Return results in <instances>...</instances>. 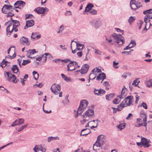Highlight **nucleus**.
Masks as SVG:
<instances>
[{"label":"nucleus","mask_w":152,"mask_h":152,"mask_svg":"<svg viewBox=\"0 0 152 152\" xmlns=\"http://www.w3.org/2000/svg\"><path fill=\"white\" fill-rule=\"evenodd\" d=\"M112 37L113 38L114 40H113L114 42L119 44L120 45H122L125 42L124 39L121 35L117 34H116L113 33L110 36V39L106 38L105 39V43L107 45H110L113 44V40L111 39Z\"/></svg>","instance_id":"obj_1"},{"label":"nucleus","mask_w":152,"mask_h":152,"mask_svg":"<svg viewBox=\"0 0 152 152\" xmlns=\"http://www.w3.org/2000/svg\"><path fill=\"white\" fill-rule=\"evenodd\" d=\"M133 96H127L123 102L118 106V107H119V106H120L123 108L125 107L130 106L133 102Z\"/></svg>","instance_id":"obj_2"},{"label":"nucleus","mask_w":152,"mask_h":152,"mask_svg":"<svg viewBox=\"0 0 152 152\" xmlns=\"http://www.w3.org/2000/svg\"><path fill=\"white\" fill-rule=\"evenodd\" d=\"M88 102L86 100L81 101L80 102V105L77 110V113L78 114H81L87 106Z\"/></svg>","instance_id":"obj_3"},{"label":"nucleus","mask_w":152,"mask_h":152,"mask_svg":"<svg viewBox=\"0 0 152 152\" xmlns=\"http://www.w3.org/2000/svg\"><path fill=\"white\" fill-rule=\"evenodd\" d=\"M61 61L62 62H64L65 63H67L69 62H70L67 65V70L68 71H72V70H75L76 68H75L73 69H70V67L71 66H72V64H73V66H75L76 65H77V63L75 61H72L70 60V59H66L64 60H61Z\"/></svg>","instance_id":"obj_4"},{"label":"nucleus","mask_w":152,"mask_h":152,"mask_svg":"<svg viewBox=\"0 0 152 152\" xmlns=\"http://www.w3.org/2000/svg\"><path fill=\"white\" fill-rule=\"evenodd\" d=\"M61 86L55 83L53 84L50 88L51 91L55 95H57L60 91Z\"/></svg>","instance_id":"obj_5"},{"label":"nucleus","mask_w":152,"mask_h":152,"mask_svg":"<svg viewBox=\"0 0 152 152\" xmlns=\"http://www.w3.org/2000/svg\"><path fill=\"white\" fill-rule=\"evenodd\" d=\"M94 112L93 110L92 109H89L87 110L84 114L82 115L83 118H86L89 119L91 117L94 115Z\"/></svg>","instance_id":"obj_6"},{"label":"nucleus","mask_w":152,"mask_h":152,"mask_svg":"<svg viewBox=\"0 0 152 152\" xmlns=\"http://www.w3.org/2000/svg\"><path fill=\"white\" fill-rule=\"evenodd\" d=\"M90 24L92 26L96 28H98L101 26L102 24L101 21L96 20H92L90 22Z\"/></svg>","instance_id":"obj_7"},{"label":"nucleus","mask_w":152,"mask_h":152,"mask_svg":"<svg viewBox=\"0 0 152 152\" xmlns=\"http://www.w3.org/2000/svg\"><path fill=\"white\" fill-rule=\"evenodd\" d=\"M150 142V140L146 138L142 137L141 138V143L145 148H148L151 145L149 143Z\"/></svg>","instance_id":"obj_8"},{"label":"nucleus","mask_w":152,"mask_h":152,"mask_svg":"<svg viewBox=\"0 0 152 152\" xmlns=\"http://www.w3.org/2000/svg\"><path fill=\"white\" fill-rule=\"evenodd\" d=\"M89 69V66L87 64L83 65L81 69L77 70L76 72H80L82 74H85L86 73Z\"/></svg>","instance_id":"obj_9"},{"label":"nucleus","mask_w":152,"mask_h":152,"mask_svg":"<svg viewBox=\"0 0 152 152\" xmlns=\"http://www.w3.org/2000/svg\"><path fill=\"white\" fill-rule=\"evenodd\" d=\"M136 0H131L130 2V6L132 10H135L139 8V6L136 3Z\"/></svg>","instance_id":"obj_10"},{"label":"nucleus","mask_w":152,"mask_h":152,"mask_svg":"<svg viewBox=\"0 0 152 152\" xmlns=\"http://www.w3.org/2000/svg\"><path fill=\"white\" fill-rule=\"evenodd\" d=\"M20 42L23 45H28L30 44V42L28 41V39L24 36L20 38Z\"/></svg>","instance_id":"obj_11"},{"label":"nucleus","mask_w":152,"mask_h":152,"mask_svg":"<svg viewBox=\"0 0 152 152\" xmlns=\"http://www.w3.org/2000/svg\"><path fill=\"white\" fill-rule=\"evenodd\" d=\"M94 7V5L91 3L87 5L86 7L85 10L83 12V14L84 15L86 14V13L90 12L92 10V8Z\"/></svg>","instance_id":"obj_12"},{"label":"nucleus","mask_w":152,"mask_h":152,"mask_svg":"<svg viewBox=\"0 0 152 152\" xmlns=\"http://www.w3.org/2000/svg\"><path fill=\"white\" fill-rule=\"evenodd\" d=\"M25 4V3L22 1H17L14 4V6L18 5V7L15 6L16 8H20V7H23Z\"/></svg>","instance_id":"obj_13"},{"label":"nucleus","mask_w":152,"mask_h":152,"mask_svg":"<svg viewBox=\"0 0 152 152\" xmlns=\"http://www.w3.org/2000/svg\"><path fill=\"white\" fill-rule=\"evenodd\" d=\"M34 24V21L32 20L26 21V26L25 27L24 29H26L29 27H31L33 26Z\"/></svg>","instance_id":"obj_14"},{"label":"nucleus","mask_w":152,"mask_h":152,"mask_svg":"<svg viewBox=\"0 0 152 152\" xmlns=\"http://www.w3.org/2000/svg\"><path fill=\"white\" fill-rule=\"evenodd\" d=\"M45 10L43 7H38L35 9L34 11L38 14H42L45 12Z\"/></svg>","instance_id":"obj_15"},{"label":"nucleus","mask_w":152,"mask_h":152,"mask_svg":"<svg viewBox=\"0 0 152 152\" xmlns=\"http://www.w3.org/2000/svg\"><path fill=\"white\" fill-rule=\"evenodd\" d=\"M11 70L14 73H17L18 76H19L20 73L19 71V69L18 68L17 65H13L11 68Z\"/></svg>","instance_id":"obj_16"},{"label":"nucleus","mask_w":152,"mask_h":152,"mask_svg":"<svg viewBox=\"0 0 152 152\" xmlns=\"http://www.w3.org/2000/svg\"><path fill=\"white\" fill-rule=\"evenodd\" d=\"M106 78V75L104 72L101 73L99 74V75L97 76L96 79L97 80L99 81L100 80H102L101 82L102 83L103 80Z\"/></svg>","instance_id":"obj_17"},{"label":"nucleus","mask_w":152,"mask_h":152,"mask_svg":"<svg viewBox=\"0 0 152 152\" xmlns=\"http://www.w3.org/2000/svg\"><path fill=\"white\" fill-rule=\"evenodd\" d=\"M8 24L9 25L7 26L6 29V33L8 37H9L11 35V34L10 33V32L11 31H10V28H11L12 29V28L13 23H11L10 21V23H9Z\"/></svg>","instance_id":"obj_18"},{"label":"nucleus","mask_w":152,"mask_h":152,"mask_svg":"<svg viewBox=\"0 0 152 152\" xmlns=\"http://www.w3.org/2000/svg\"><path fill=\"white\" fill-rule=\"evenodd\" d=\"M27 56H28V57L31 58H34V57H30V56L32 54H34V53H36V50L35 49H30L27 51Z\"/></svg>","instance_id":"obj_19"},{"label":"nucleus","mask_w":152,"mask_h":152,"mask_svg":"<svg viewBox=\"0 0 152 152\" xmlns=\"http://www.w3.org/2000/svg\"><path fill=\"white\" fill-rule=\"evenodd\" d=\"M90 132V130L86 128L82 130L81 133V135L86 136Z\"/></svg>","instance_id":"obj_20"},{"label":"nucleus","mask_w":152,"mask_h":152,"mask_svg":"<svg viewBox=\"0 0 152 152\" xmlns=\"http://www.w3.org/2000/svg\"><path fill=\"white\" fill-rule=\"evenodd\" d=\"M41 37L40 34L38 35L37 33H32L31 35V38L34 39H37Z\"/></svg>","instance_id":"obj_21"},{"label":"nucleus","mask_w":152,"mask_h":152,"mask_svg":"<svg viewBox=\"0 0 152 152\" xmlns=\"http://www.w3.org/2000/svg\"><path fill=\"white\" fill-rule=\"evenodd\" d=\"M102 135H99L97 138V141H99L101 146L103 145L105 142V140L104 139L101 138Z\"/></svg>","instance_id":"obj_22"},{"label":"nucleus","mask_w":152,"mask_h":152,"mask_svg":"<svg viewBox=\"0 0 152 152\" xmlns=\"http://www.w3.org/2000/svg\"><path fill=\"white\" fill-rule=\"evenodd\" d=\"M96 91H98V93H99L98 95H102L105 93V91L102 89H96L94 88V92L95 93Z\"/></svg>","instance_id":"obj_23"},{"label":"nucleus","mask_w":152,"mask_h":152,"mask_svg":"<svg viewBox=\"0 0 152 152\" xmlns=\"http://www.w3.org/2000/svg\"><path fill=\"white\" fill-rule=\"evenodd\" d=\"M140 113V117L141 118V119H140V120H142L143 122H146L147 121V116L146 114L145 113L143 112L142 113Z\"/></svg>","instance_id":"obj_24"},{"label":"nucleus","mask_w":152,"mask_h":152,"mask_svg":"<svg viewBox=\"0 0 152 152\" xmlns=\"http://www.w3.org/2000/svg\"><path fill=\"white\" fill-rule=\"evenodd\" d=\"M13 6L10 5H7L6 4H4L3 6V8L5 9V10H7L8 11H12V9L14 10V8H13Z\"/></svg>","instance_id":"obj_25"},{"label":"nucleus","mask_w":152,"mask_h":152,"mask_svg":"<svg viewBox=\"0 0 152 152\" xmlns=\"http://www.w3.org/2000/svg\"><path fill=\"white\" fill-rule=\"evenodd\" d=\"M16 77L15 75H12V74L9 77L7 78V80L9 82H14L15 80H16Z\"/></svg>","instance_id":"obj_26"},{"label":"nucleus","mask_w":152,"mask_h":152,"mask_svg":"<svg viewBox=\"0 0 152 152\" xmlns=\"http://www.w3.org/2000/svg\"><path fill=\"white\" fill-rule=\"evenodd\" d=\"M101 146L99 142L97 140L93 145V149L94 150L96 151V150H97L96 148L97 147H100Z\"/></svg>","instance_id":"obj_27"},{"label":"nucleus","mask_w":152,"mask_h":152,"mask_svg":"<svg viewBox=\"0 0 152 152\" xmlns=\"http://www.w3.org/2000/svg\"><path fill=\"white\" fill-rule=\"evenodd\" d=\"M145 14V16L144 18V22H145L146 24H147V23H148L150 25H151V23L150 22V20L148 16L147 15V13Z\"/></svg>","instance_id":"obj_28"},{"label":"nucleus","mask_w":152,"mask_h":152,"mask_svg":"<svg viewBox=\"0 0 152 152\" xmlns=\"http://www.w3.org/2000/svg\"><path fill=\"white\" fill-rule=\"evenodd\" d=\"M19 26H17V25L15 24H13L12 28L10 31V33H12L13 31L15 32H16L18 31V29L17 28Z\"/></svg>","instance_id":"obj_29"},{"label":"nucleus","mask_w":152,"mask_h":152,"mask_svg":"<svg viewBox=\"0 0 152 152\" xmlns=\"http://www.w3.org/2000/svg\"><path fill=\"white\" fill-rule=\"evenodd\" d=\"M146 86L147 87L150 88H152V79H150L149 80H148L146 83Z\"/></svg>","instance_id":"obj_30"},{"label":"nucleus","mask_w":152,"mask_h":152,"mask_svg":"<svg viewBox=\"0 0 152 152\" xmlns=\"http://www.w3.org/2000/svg\"><path fill=\"white\" fill-rule=\"evenodd\" d=\"M84 46V45H83L77 43L76 49L78 50H80L83 49Z\"/></svg>","instance_id":"obj_31"},{"label":"nucleus","mask_w":152,"mask_h":152,"mask_svg":"<svg viewBox=\"0 0 152 152\" xmlns=\"http://www.w3.org/2000/svg\"><path fill=\"white\" fill-rule=\"evenodd\" d=\"M125 91L123 90H122L121 95L118 96V97L120 99H124L126 96V94L125 93Z\"/></svg>","instance_id":"obj_32"},{"label":"nucleus","mask_w":152,"mask_h":152,"mask_svg":"<svg viewBox=\"0 0 152 152\" xmlns=\"http://www.w3.org/2000/svg\"><path fill=\"white\" fill-rule=\"evenodd\" d=\"M97 75V74L95 73L94 72H91V73L89 74L90 78H92V80L94 79L96 77V76Z\"/></svg>","instance_id":"obj_33"},{"label":"nucleus","mask_w":152,"mask_h":152,"mask_svg":"<svg viewBox=\"0 0 152 152\" xmlns=\"http://www.w3.org/2000/svg\"><path fill=\"white\" fill-rule=\"evenodd\" d=\"M114 96V94H112L107 95L106 96V99L107 100H110Z\"/></svg>","instance_id":"obj_34"},{"label":"nucleus","mask_w":152,"mask_h":152,"mask_svg":"<svg viewBox=\"0 0 152 152\" xmlns=\"http://www.w3.org/2000/svg\"><path fill=\"white\" fill-rule=\"evenodd\" d=\"M33 74L34 75V78L35 80H37L39 77V74L36 71H34L33 72Z\"/></svg>","instance_id":"obj_35"},{"label":"nucleus","mask_w":152,"mask_h":152,"mask_svg":"<svg viewBox=\"0 0 152 152\" xmlns=\"http://www.w3.org/2000/svg\"><path fill=\"white\" fill-rule=\"evenodd\" d=\"M140 82V80L137 79H136L133 81L132 84V85H134L135 86H137Z\"/></svg>","instance_id":"obj_36"},{"label":"nucleus","mask_w":152,"mask_h":152,"mask_svg":"<svg viewBox=\"0 0 152 152\" xmlns=\"http://www.w3.org/2000/svg\"><path fill=\"white\" fill-rule=\"evenodd\" d=\"M8 62L7 61L3 60L2 62L0 64V66L2 67L3 68L6 65V63Z\"/></svg>","instance_id":"obj_37"},{"label":"nucleus","mask_w":152,"mask_h":152,"mask_svg":"<svg viewBox=\"0 0 152 152\" xmlns=\"http://www.w3.org/2000/svg\"><path fill=\"white\" fill-rule=\"evenodd\" d=\"M10 19L12 23H13V24L17 25V26L20 25V22L18 20H12V18H11Z\"/></svg>","instance_id":"obj_38"},{"label":"nucleus","mask_w":152,"mask_h":152,"mask_svg":"<svg viewBox=\"0 0 152 152\" xmlns=\"http://www.w3.org/2000/svg\"><path fill=\"white\" fill-rule=\"evenodd\" d=\"M95 72V73H100L101 72V71L100 69L96 67L92 71V72Z\"/></svg>","instance_id":"obj_39"},{"label":"nucleus","mask_w":152,"mask_h":152,"mask_svg":"<svg viewBox=\"0 0 152 152\" xmlns=\"http://www.w3.org/2000/svg\"><path fill=\"white\" fill-rule=\"evenodd\" d=\"M131 44V45H130V48H132L134 47L136 45V42L135 40H132L130 42V44Z\"/></svg>","instance_id":"obj_40"},{"label":"nucleus","mask_w":152,"mask_h":152,"mask_svg":"<svg viewBox=\"0 0 152 152\" xmlns=\"http://www.w3.org/2000/svg\"><path fill=\"white\" fill-rule=\"evenodd\" d=\"M28 124H27L24 125L22 126L18 130V132H19L22 130L24 128H26L28 126Z\"/></svg>","instance_id":"obj_41"},{"label":"nucleus","mask_w":152,"mask_h":152,"mask_svg":"<svg viewBox=\"0 0 152 152\" xmlns=\"http://www.w3.org/2000/svg\"><path fill=\"white\" fill-rule=\"evenodd\" d=\"M111 108L113 110V113H115L116 112V110H118V111H120L121 110L122 108V107L121 108H115L114 107H111Z\"/></svg>","instance_id":"obj_42"},{"label":"nucleus","mask_w":152,"mask_h":152,"mask_svg":"<svg viewBox=\"0 0 152 152\" xmlns=\"http://www.w3.org/2000/svg\"><path fill=\"white\" fill-rule=\"evenodd\" d=\"M30 62H31L30 60H23L22 65H25L26 64L30 63Z\"/></svg>","instance_id":"obj_43"},{"label":"nucleus","mask_w":152,"mask_h":152,"mask_svg":"<svg viewBox=\"0 0 152 152\" xmlns=\"http://www.w3.org/2000/svg\"><path fill=\"white\" fill-rule=\"evenodd\" d=\"M143 14H145L147 13H149V14H152V9L144 11H143Z\"/></svg>","instance_id":"obj_44"},{"label":"nucleus","mask_w":152,"mask_h":152,"mask_svg":"<svg viewBox=\"0 0 152 152\" xmlns=\"http://www.w3.org/2000/svg\"><path fill=\"white\" fill-rule=\"evenodd\" d=\"M24 121V120L23 118H19L18 120V125L19 124H23Z\"/></svg>","instance_id":"obj_45"},{"label":"nucleus","mask_w":152,"mask_h":152,"mask_svg":"<svg viewBox=\"0 0 152 152\" xmlns=\"http://www.w3.org/2000/svg\"><path fill=\"white\" fill-rule=\"evenodd\" d=\"M134 20L135 19L134 17L132 16H131L129 17L128 21L129 23L130 24L131 23H132Z\"/></svg>","instance_id":"obj_46"},{"label":"nucleus","mask_w":152,"mask_h":152,"mask_svg":"<svg viewBox=\"0 0 152 152\" xmlns=\"http://www.w3.org/2000/svg\"><path fill=\"white\" fill-rule=\"evenodd\" d=\"M12 11H10L9 12H8L7 13V16L8 17H12L14 15V14L13 13H12L11 12Z\"/></svg>","instance_id":"obj_47"},{"label":"nucleus","mask_w":152,"mask_h":152,"mask_svg":"<svg viewBox=\"0 0 152 152\" xmlns=\"http://www.w3.org/2000/svg\"><path fill=\"white\" fill-rule=\"evenodd\" d=\"M90 13L93 15H95L97 14V11L96 10L92 9L90 12Z\"/></svg>","instance_id":"obj_48"},{"label":"nucleus","mask_w":152,"mask_h":152,"mask_svg":"<svg viewBox=\"0 0 152 152\" xmlns=\"http://www.w3.org/2000/svg\"><path fill=\"white\" fill-rule=\"evenodd\" d=\"M120 100H119L117 98H115L113 101V102L114 104H117L119 103Z\"/></svg>","instance_id":"obj_49"},{"label":"nucleus","mask_w":152,"mask_h":152,"mask_svg":"<svg viewBox=\"0 0 152 152\" xmlns=\"http://www.w3.org/2000/svg\"><path fill=\"white\" fill-rule=\"evenodd\" d=\"M124 126H125L123 124H119L118 126H117V127L120 130H122L124 128V127H125Z\"/></svg>","instance_id":"obj_50"},{"label":"nucleus","mask_w":152,"mask_h":152,"mask_svg":"<svg viewBox=\"0 0 152 152\" xmlns=\"http://www.w3.org/2000/svg\"><path fill=\"white\" fill-rule=\"evenodd\" d=\"M11 73H10L8 72H6L5 73H4V75L5 77H6V76H7V79L9 78L10 76L11 75Z\"/></svg>","instance_id":"obj_51"},{"label":"nucleus","mask_w":152,"mask_h":152,"mask_svg":"<svg viewBox=\"0 0 152 152\" xmlns=\"http://www.w3.org/2000/svg\"><path fill=\"white\" fill-rule=\"evenodd\" d=\"M89 120L88 118H83V121H80V123L82 124H83L87 121H88Z\"/></svg>","instance_id":"obj_52"},{"label":"nucleus","mask_w":152,"mask_h":152,"mask_svg":"<svg viewBox=\"0 0 152 152\" xmlns=\"http://www.w3.org/2000/svg\"><path fill=\"white\" fill-rule=\"evenodd\" d=\"M118 64V62H116L115 61H113V66H114L113 67L115 68H118V66H115Z\"/></svg>","instance_id":"obj_53"},{"label":"nucleus","mask_w":152,"mask_h":152,"mask_svg":"<svg viewBox=\"0 0 152 152\" xmlns=\"http://www.w3.org/2000/svg\"><path fill=\"white\" fill-rule=\"evenodd\" d=\"M140 106H142L145 109H147L148 107L146 104L145 102H143L140 105Z\"/></svg>","instance_id":"obj_54"},{"label":"nucleus","mask_w":152,"mask_h":152,"mask_svg":"<svg viewBox=\"0 0 152 152\" xmlns=\"http://www.w3.org/2000/svg\"><path fill=\"white\" fill-rule=\"evenodd\" d=\"M64 14L66 16H69L72 15V13L71 11H67Z\"/></svg>","instance_id":"obj_55"},{"label":"nucleus","mask_w":152,"mask_h":152,"mask_svg":"<svg viewBox=\"0 0 152 152\" xmlns=\"http://www.w3.org/2000/svg\"><path fill=\"white\" fill-rule=\"evenodd\" d=\"M16 56L15 53L12 56H11L10 55H8L7 58H10V59H12L15 58Z\"/></svg>","instance_id":"obj_56"},{"label":"nucleus","mask_w":152,"mask_h":152,"mask_svg":"<svg viewBox=\"0 0 152 152\" xmlns=\"http://www.w3.org/2000/svg\"><path fill=\"white\" fill-rule=\"evenodd\" d=\"M1 10L2 12L5 14H7L8 13V12H9V11L7 9L5 10V9L4 8H2Z\"/></svg>","instance_id":"obj_57"},{"label":"nucleus","mask_w":152,"mask_h":152,"mask_svg":"<svg viewBox=\"0 0 152 152\" xmlns=\"http://www.w3.org/2000/svg\"><path fill=\"white\" fill-rule=\"evenodd\" d=\"M39 146L36 145L34 148V151L35 152H37L38 151Z\"/></svg>","instance_id":"obj_58"},{"label":"nucleus","mask_w":152,"mask_h":152,"mask_svg":"<svg viewBox=\"0 0 152 152\" xmlns=\"http://www.w3.org/2000/svg\"><path fill=\"white\" fill-rule=\"evenodd\" d=\"M140 96H139L136 95L135 96L136 98V101H135V103L136 104H137L138 103V102L139 100V98Z\"/></svg>","instance_id":"obj_59"},{"label":"nucleus","mask_w":152,"mask_h":152,"mask_svg":"<svg viewBox=\"0 0 152 152\" xmlns=\"http://www.w3.org/2000/svg\"><path fill=\"white\" fill-rule=\"evenodd\" d=\"M132 116H133V115L132 114L130 113L126 118V119L127 120H130V119L131 118Z\"/></svg>","instance_id":"obj_60"},{"label":"nucleus","mask_w":152,"mask_h":152,"mask_svg":"<svg viewBox=\"0 0 152 152\" xmlns=\"http://www.w3.org/2000/svg\"><path fill=\"white\" fill-rule=\"evenodd\" d=\"M95 53L96 54H99V55H101V52L100 51L98 50V49H95Z\"/></svg>","instance_id":"obj_61"},{"label":"nucleus","mask_w":152,"mask_h":152,"mask_svg":"<svg viewBox=\"0 0 152 152\" xmlns=\"http://www.w3.org/2000/svg\"><path fill=\"white\" fill-rule=\"evenodd\" d=\"M30 16H32V17H33V15L31 14H27L25 16H26V19L30 18Z\"/></svg>","instance_id":"obj_62"},{"label":"nucleus","mask_w":152,"mask_h":152,"mask_svg":"<svg viewBox=\"0 0 152 152\" xmlns=\"http://www.w3.org/2000/svg\"><path fill=\"white\" fill-rule=\"evenodd\" d=\"M136 3L137 4V6H139V8L142 6L141 2L140 1H137V2L136 1Z\"/></svg>","instance_id":"obj_63"},{"label":"nucleus","mask_w":152,"mask_h":152,"mask_svg":"<svg viewBox=\"0 0 152 152\" xmlns=\"http://www.w3.org/2000/svg\"><path fill=\"white\" fill-rule=\"evenodd\" d=\"M20 82L22 83V85H23L25 84L24 82L26 80H24V79H23L22 78H20Z\"/></svg>","instance_id":"obj_64"}]
</instances>
